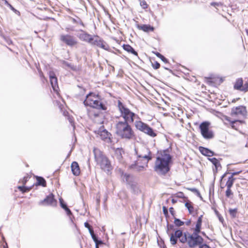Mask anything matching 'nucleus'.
<instances>
[{
  "label": "nucleus",
  "instance_id": "nucleus-47",
  "mask_svg": "<svg viewBox=\"0 0 248 248\" xmlns=\"http://www.w3.org/2000/svg\"><path fill=\"white\" fill-rule=\"evenodd\" d=\"M94 242L95 243V245H99L103 244V242L101 240H99L98 239H96V241H94Z\"/></svg>",
  "mask_w": 248,
  "mask_h": 248
},
{
  "label": "nucleus",
  "instance_id": "nucleus-2",
  "mask_svg": "<svg viewBox=\"0 0 248 248\" xmlns=\"http://www.w3.org/2000/svg\"><path fill=\"white\" fill-rule=\"evenodd\" d=\"M118 108L120 113L121 116L124 119L123 122L132 124L135 122L136 128L147 135L154 138L157 136V134L148 124L143 123L140 120L139 116L132 111L120 100L118 101Z\"/></svg>",
  "mask_w": 248,
  "mask_h": 248
},
{
  "label": "nucleus",
  "instance_id": "nucleus-11",
  "mask_svg": "<svg viewBox=\"0 0 248 248\" xmlns=\"http://www.w3.org/2000/svg\"><path fill=\"white\" fill-rule=\"evenodd\" d=\"M60 41L65 45L74 47L78 44L77 39L73 35L69 34H62L60 36Z\"/></svg>",
  "mask_w": 248,
  "mask_h": 248
},
{
  "label": "nucleus",
  "instance_id": "nucleus-37",
  "mask_svg": "<svg viewBox=\"0 0 248 248\" xmlns=\"http://www.w3.org/2000/svg\"><path fill=\"white\" fill-rule=\"evenodd\" d=\"M152 65L155 69H157L159 68L160 65L159 62L156 61H154L152 62Z\"/></svg>",
  "mask_w": 248,
  "mask_h": 248
},
{
  "label": "nucleus",
  "instance_id": "nucleus-17",
  "mask_svg": "<svg viewBox=\"0 0 248 248\" xmlns=\"http://www.w3.org/2000/svg\"><path fill=\"white\" fill-rule=\"evenodd\" d=\"M50 82L51 86L55 91H57L58 87V80L56 77L55 73L53 72L50 71L49 73Z\"/></svg>",
  "mask_w": 248,
  "mask_h": 248
},
{
  "label": "nucleus",
  "instance_id": "nucleus-26",
  "mask_svg": "<svg viewBox=\"0 0 248 248\" xmlns=\"http://www.w3.org/2000/svg\"><path fill=\"white\" fill-rule=\"evenodd\" d=\"M118 170L121 174V177H123V179L124 181H125L128 184H130L131 182L130 180L131 176L130 174L127 173H124L123 170L121 169H119Z\"/></svg>",
  "mask_w": 248,
  "mask_h": 248
},
{
  "label": "nucleus",
  "instance_id": "nucleus-16",
  "mask_svg": "<svg viewBox=\"0 0 248 248\" xmlns=\"http://www.w3.org/2000/svg\"><path fill=\"white\" fill-rule=\"evenodd\" d=\"M205 82L210 86H215L220 84L222 80L221 78L216 76L205 77Z\"/></svg>",
  "mask_w": 248,
  "mask_h": 248
},
{
  "label": "nucleus",
  "instance_id": "nucleus-48",
  "mask_svg": "<svg viewBox=\"0 0 248 248\" xmlns=\"http://www.w3.org/2000/svg\"><path fill=\"white\" fill-rule=\"evenodd\" d=\"M169 211H170V212L171 213V214L172 216H174V212H175L174 208L173 207H170L169 209Z\"/></svg>",
  "mask_w": 248,
  "mask_h": 248
},
{
  "label": "nucleus",
  "instance_id": "nucleus-25",
  "mask_svg": "<svg viewBox=\"0 0 248 248\" xmlns=\"http://www.w3.org/2000/svg\"><path fill=\"white\" fill-rule=\"evenodd\" d=\"M208 160L214 165L215 169H213L214 170H215L217 171L218 168H221L220 161L218 159L213 157L208 158Z\"/></svg>",
  "mask_w": 248,
  "mask_h": 248
},
{
  "label": "nucleus",
  "instance_id": "nucleus-7",
  "mask_svg": "<svg viewBox=\"0 0 248 248\" xmlns=\"http://www.w3.org/2000/svg\"><path fill=\"white\" fill-rule=\"evenodd\" d=\"M152 159V153L150 151H149L146 155H139L138 158L135 163L129 166V168L135 170L137 171L142 170L145 168L148 167V162Z\"/></svg>",
  "mask_w": 248,
  "mask_h": 248
},
{
  "label": "nucleus",
  "instance_id": "nucleus-19",
  "mask_svg": "<svg viewBox=\"0 0 248 248\" xmlns=\"http://www.w3.org/2000/svg\"><path fill=\"white\" fill-rule=\"evenodd\" d=\"M98 136L106 142L111 141V134L105 129L100 131L98 133Z\"/></svg>",
  "mask_w": 248,
  "mask_h": 248
},
{
  "label": "nucleus",
  "instance_id": "nucleus-8",
  "mask_svg": "<svg viewBox=\"0 0 248 248\" xmlns=\"http://www.w3.org/2000/svg\"><path fill=\"white\" fill-rule=\"evenodd\" d=\"M242 171H236L233 172L232 174L229 173H224L222 175L220 181L221 188H224L226 186L227 187H232L235 180L233 176L238 175Z\"/></svg>",
  "mask_w": 248,
  "mask_h": 248
},
{
  "label": "nucleus",
  "instance_id": "nucleus-53",
  "mask_svg": "<svg viewBox=\"0 0 248 248\" xmlns=\"http://www.w3.org/2000/svg\"><path fill=\"white\" fill-rule=\"evenodd\" d=\"M89 231V232H90V233L91 235H92L93 234H94V231H93V228L92 229H90Z\"/></svg>",
  "mask_w": 248,
  "mask_h": 248
},
{
  "label": "nucleus",
  "instance_id": "nucleus-4",
  "mask_svg": "<svg viewBox=\"0 0 248 248\" xmlns=\"http://www.w3.org/2000/svg\"><path fill=\"white\" fill-rule=\"evenodd\" d=\"M83 104L85 107L99 110L106 111L108 109L107 103L101 101V96L98 93L93 92H90L86 95Z\"/></svg>",
  "mask_w": 248,
  "mask_h": 248
},
{
  "label": "nucleus",
  "instance_id": "nucleus-18",
  "mask_svg": "<svg viewBox=\"0 0 248 248\" xmlns=\"http://www.w3.org/2000/svg\"><path fill=\"white\" fill-rule=\"evenodd\" d=\"M81 32H82L78 35L79 39L82 41L91 44L93 40V38L92 36L84 31H81Z\"/></svg>",
  "mask_w": 248,
  "mask_h": 248
},
{
  "label": "nucleus",
  "instance_id": "nucleus-33",
  "mask_svg": "<svg viewBox=\"0 0 248 248\" xmlns=\"http://www.w3.org/2000/svg\"><path fill=\"white\" fill-rule=\"evenodd\" d=\"M70 19L73 23L80 24L82 26L84 27V24L83 22L80 18H78V20H77L76 19L72 17H71Z\"/></svg>",
  "mask_w": 248,
  "mask_h": 248
},
{
  "label": "nucleus",
  "instance_id": "nucleus-43",
  "mask_svg": "<svg viewBox=\"0 0 248 248\" xmlns=\"http://www.w3.org/2000/svg\"><path fill=\"white\" fill-rule=\"evenodd\" d=\"M65 208L63 209L66 212L67 215L71 216L72 215L71 211L67 207V206H65Z\"/></svg>",
  "mask_w": 248,
  "mask_h": 248
},
{
  "label": "nucleus",
  "instance_id": "nucleus-12",
  "mask_svg": "<svg viewBox=\"0 0 248 248\" xmlns=\"http://www.w3.org/2000/svg\"><path fill=\"white\" fill-rule=\"evenodd\" d=\"M247 114V108L242 105L233 107L231 111V116L237 119L245 117Z\"/></svg>",
  "mask_w": 248,
  "mask_h": 248
},
{
  "label": "nucleus",
  "instance_id": "nucleus-13",
  "mask_svg": "<svg viewBox=\"0 0 248 248\" xmlns=\"http://www.w3.org/2000/svg\"><path fill=\"white\" fill-rule=\"evenodd\" d=\"M233 88L243 92H248V78L243 79L242 78H237L233 85Z\"/></svg>",
  "mask_w": 248,
  "mask_h": 248
},
{
  "label": "nucleus",
  "instance_id": "nucleus-20",
  "mask_svg": "<svg viewBox=\"0 0 248 248\" xmlns=\"http://www.w3.org/2000/svg\"><path fill=\"white\" fill-rule=\"evenodd\" d=\"M185 206L188 209L189 213L193 216L197 215L198 213V209L194 208L193 203L188 200H187V201L185 200Z\"/></svg>",
  "mask_w": 248,
  "mask_h": 248
},
{
  "label": "nucleus",
  "instance_id": "nucleus-30",
  "mask_svg": "<svg viewBox=\"0 0 248 248\" xmlns=\"http://www.w3.org/2000/svg\"><path fill=\"white\" fill-rule=\"evenodd\" d=\"M33 186L29 187L25 186H18L17 188L22 193L28 192L32 188Z\"/></svg>",
  "mask_w": 248,
  "mask_h": 248
},
{
  "label": "nucleus",
  "instance_id": "nucleus-54",
  "mask_svg": "<svg viewBox=\"0 0 248 248\" xmlns=\"http://www.w3.org/2000/svg\"><path fill=\"white\" fill-rule=\"evenodd\" d=\"M7 43L8 45H11V44H12L13 42H12V41L10 39H8L7 41Z\"/></svg>",
  "mask_w": 248,
  "mask_h": 248
},
{
  "label": "nucleus",
  "instance_id": "nucleus-31",
  "mask_svg": "<svg viewBox=\"0 0 248 248\" xmlns=\"http://www.w3.org/2000/svg\"><path fill=\"white\" fill-rule=\"evenodd\" d=\"M173 197L177 198H181L183 199L187 200V198L185 196V194L181 191L177 192L173 195Z\"/></svg>",
  "mask_w": 248,
  "mask_h": 248
},
{
  "label": "nucleus",
  "instance_id": "nucleus-49",
  "mask_svg": "<svg viewBox=\"0 0 248 248\" xmlns=\"http://www.w3.org/2000/svg\"><path fill=\"white\" fill-rule=\"evenodd\" d=\"M200 248H210L209 246L206 244H203L200 246Z\"/></svg>",
  "mask_w": 248,
  "mask_h": 248
},
{
  "label": "nucleus",
  "instance_id": "nucleus-3",
  "mask_svg": "<svg viewBox=\"0 0 248 248\" xmlns=\"http://www.w3.org/2000/svg\"><path fill=\"white\" fill-rule=\"evenodd\" d=\"M171 150V148L170 147L157 151L154 169L158 174L165 175L170 171L172 163Z\"/></svg>",
  "mask_w": 248,
  "mask_h": 248
},
{
  "label": "nucleus",
  "instance_id": "nucleus-14",
  "mask_svg": "<svg viewBox=\"0 0 248 248\" xmlns=\"http://www.w3.org/2000/svg\"><path fill=\"white\" fill-rule=\"evenodd\" d=\"M57 200L54 198L53 193L47 195L43 200L41 201L39 204L41 205H49L55 206L57 205Z\"/></svg>",
  "mask_w": 248,
  "mask_h": 248
},
{
  "label": "nucleus",
  "instance_id": "nucleus-38",
  "mask_svg": "<svg viewBox=\"0 0 248 248\" xmlns=\"http://www.w3.org/2000/svg\"><path fill=\"white\" fill-rule=\"evenodd\" d=\"M155 54L157 57L161 59L163 62H166L167 61V59L159 52H156Z\"/></svg>",
  "mask_w": 248,
  "mask_h": 248
},
{
  "label": "nucleus",
  "instance_id": "nucleus-50",
  "mask_svg": "<svg viewBox=\"0 0 248 248\" xmlns=\"http://www.w3.org/2000/svg\"><path fill=\"white\" fill-rule=\"evenodd\" d=\"M211 5L214 6H218L219 3L217 2H213L211 3Z\"/></svg>",
  "mask_w": 248,
  "mask_h": 248
},
{
  "label": "nucleus",
  "instance_id": "nucleus-32",
  "mask_svg": "<svg viewBox=\"0 0 248 248\" xmlns=\"http://www.w3.org/2000/svg\"><path fill=\"white\" fill-rule=\"evenodd\" d=\"M140 1V4L141 8L144 10H146L149 8V5L145 0H139Z\"/></svg>",
  "mask_w": 248,
  "mask_h": 248
},
{
  "label": "nucleus",
  "instance_id": "nucleus-46",
  "mask_svg": "<svg viewBox=\"0 0 248 248\" xmlns=\"http://www.w3.org/2000/svg\"><path fill=\"white\" fill-rule=\"evenodd\" d=\"M84 226L86 228H88L89 230L92 228V226L87 222L84 223Z\"/></svg>",
  "mask_w": 248,
  "mask_h": 248
},
{
  "label": "nucleus",
  "instance_id": "nucleus-35",
  "mask_svg": "<svg viewBox=\"0 0 248 248\" xmlns=\"http://www.w3.org/2000/svg\"><path fill=\"white\" fill-rule=\"evenodd\" d=\"M174 224L178 227L181 226L184 224V222L179 219H175Z\"/></svg>",
  "mask_w": 248,
  "mask_h": 248
},
{
  "label": "nucleus",
  "instance_id": "nucleus-55",
  "mask_svg": "<svg viewBox=\"0 0 248 248\" xmlns=\"http://www.w3.org/2000/svg\"><path fill=\"white\" fill-rule=\"evenodd\" d=\"M171 202H172V203L173 204H174V203H175L177 202V201H176V200H175V199H172L171 200Z\"/></svg>",
  "mask_w": 248,
  "mask_h": 248
},
{
  "label": "nucleus",
  "instance_id": "nucleus-9",
  "mask_svg": "<svg viewBox=\"0 0 248 248\" xmlns=\"http://www.w3.org/2000/svg\"><path fill=\"white\" fill-rule=\"evenodd\" d=\"M223 121L226 125L235 130H239L242 127V125L245 124L244 121L240 120L237 118L232 119L228 116H223Z\"/></svg>",
  "mask_w": 248,
  "mask_h": 248
},
{
  "label": "nucleus",
  "instance_id": "nucleus-28",
  "mask_svg": "<svg viewBox=\"0 0 248 248\" xmlns=\"http://www.w3.org/2000/svg\"><path fill=\"white\" fill-rule=\"evenodd\" d=\"M88 115L91 118H95L98 116H99L100 113L95 111L93 110H88Z\"/></svg>",
  "mask_w": 248,
  "mask_h": 248
},
{
  "label": "nucleus",
  "instance_id": "nucleus-44",
  "mask_svg": "<svg viewBox=\"0 0 248 248\" xmlns=\"http://www.w3.org/2000/svg\"><path fill=\"white\" fill-rule=\"evenodd\" d=\"M163 214H164L165 217H167L168 216V209H167V208L166 207L163 206Z\"/></svg>",
  "mask_w": 248,
  "mask_h": 248
},
{
  "label": "nucleus",
  "instance_id": "nucleus-42",
  "mask_svg": "<svg viewBox=\"0 0 248 248\" xmlns=\"http://www.w3.org/2000/svg\"><path fill=\"white\" fill-rule=\"evenodd\" d=\"M11 10H12L15 13L19 15H20V12L17 11V10H16L12 5H9V7Z\"/></svg>",
  "mask_w": 248,
  "mask_h": 248
},
{
  "label": "nucleus",
  "instance_id": "nucleus-45",
  "mask_svg": "<svg viewBox=\"0 0 248 248\" xmlns=\"http://www.w3.org/2000/svg\"><path fill=\"white\" fill-rule=\"evenodd\" d=\"M66 31H74L75 30L74 27L72 26H68L65 28Z\"/></svg>",
  "mask_w": 248,
  "mask_h": 248
},
{
  "label": "nucleus",
  "instance_id": "nucleus-56",
  "mask_svg": "<svg viewBox=\"0 0 248 248\" xmlns=\"http://www.w3.org/2000/svg\"><path fill=\"white\" fill-rule=\"evenodd\" d=\"M189 190L191 191H192V192H194L196 189H194V188H187Z\"/></svg>",
  "mask_w": 248,
  "mask_h": 248
},
{
  "label": "nucleus",
  "instance_id": "nucleus-40",
  "mask_svg": "<svg viewBox=\"0 0 248 248\" xmlns=\"http://www.w3.org/2000/svg\"><path fill=\"white\" fill-rule=\"evenodd\" d=\"M28 176H25L19 182L22 183L23 186H25L28 180Z\"/></svg>",
  "mask_w": 248,
  "mask_h": 248
},
{
  "label": "nucleus",
  "instance_id": "nucleus-39",
  "mask_svg": "<svg viewBox=\"0 0 248 248\" xmlns=\"http://www.w3.org/2000/svg\"><path fill=\"white\" fill-rule=\"evenodd\" d=\"M229 213L230 214L232 217H235L236 213H237V210L236 209H231L229 210Z\"/></svg>",
  "mask_w": 248,
  "mask_h": 248
},
{
  "label": "nucleus",
  "instance_id": "nucleus-6",
  "mask_svg": "<svg viewBox=\"0 0 248 248\" xmlns=\"http://www.w3.org/2000/svg\"><path fill=\"white\" fill-rule=\"evenodd\" d=\"M94 157L100 168L107 174H110L113 167L108 158L101 152L95 153Z\"/></svg>",
  "mask_w": 248,
  "mask_h": 248
},
{
  "label": "nucleus",
  "instance_id": "nucleus-21",
  "mask_svg": "<svg viewBox=\"0 0 248 248\" xmlns=\"http://www.w3.org/2000/svg\"><path fill=\"white\" fill-rule=\"evenodd\" d=\"M71 168L72 173L74 175L78 176L80 175V169L77 162H73L71 165Z\"/></svg>",
  "mask_w": 248,
  "mask_h": 248
},
{
  "label": "nucleus",
  "instance_id": "nucleus-36",
  "mask_svg": "<svg viewBox=\"0 0 248 248\" xmlns=\"http://www.w3.org/2000/svg\"><path fill=\"white\" fill-rule=\"evenodd\" d=\"M240 179L248 180V171H245L243 175L240 176Z\"/></svg>",
  "mask_w": 248,
  "mask_h": 248
},
{
  "label": "nucleus",
  "instance_id": "nucleus-58",
  "mask_svg": "<svg viewBox=\"0 0 248 248\" xmlns=\"http://www.w3.org/2000/svg\"><path fill=\"white\" fill-rule=\"evenodd\" d=\"M69 121L71 124L73 122V121L72 119H70Z\"/></svg>",
  "mask_w": 248,
  "mask_h": 248
},
{
  "label": "nucleus",
  "instance_id": "nucleus-59",
  "mask_svg": "<svg viewBox=\"0 0 248 248\" xmlns=\"http://www.w3.org/2000/svg\"><path fill=\"white\" fill-rule=\"evenodd\" d=\"M96 248H99V245H95Z\"/></svg>",
  "mask_w": 248,
  "mask_h": 248
},
{
  "label": "nucleus",
  "instance_id": "nucleus-5",
  "mask_svg": "<svg viewBox=\"0 0 248 248\" xmlns=\"http://www.w3.org/2000/svg\"><path fill=\"white\" fill-rule=\"evenodd\" d=\"M129 124L122 121H118L115 125L116 134L122 139L129 140L134 139L135 132Z\"/></svg>",
  "mask_w": 248,
  "mask_h": 248
},
{
  "label": "nucleus",
  "instance_id": "nucleus-23",
  "mask_svg": "<svg viewBox=\"0 0 248 248\" xmlns=\"http://www.w3.org/2000/svg\"><path fill=\"white\" fill-rule=\"evenodd\" d=\"M199 149L201 153L205 156H212L214 154L213 151L203 147L200 146Z\"/></svg>",
  "mask_w": 248,
  "mask_h": 248
},
{
  "label": "nucleus",
  "instance_id": "nucleus-22",
  "mask_svg": "<svg viewBox=\"0 0 248 248\" xmlns=\"http://www.w3.org/2000/svg\"><path fill=\"white\" fill-rule=\"evenodd\" d=\"M137 28L138 29L142 30L144 32L153 31H154L153 27L147 24L138 25Z\"/></svg>",
  "mask_w": 248,
  "mask_h": 248
},
{
  "label": "nucleus",
  "instance_id": "nucleus-10",
  "mask_svg": "<svg viewBox=\"0 0 248 248\" xmlns=\"http://www.w3.org/2000/svg\"><path fill=\"white\" fill-rule=\"evenodd\" d=\"M210 123L208 121L202 122L200 126L201 134L202 136L206 140L211 139L214 138V132L210 129Z\"/></svg>",
  "mask_w": 248,
  "mask_h": 248
},
{
  "label": "nucleus",
  "instance_id": "nucleus-15",
  "mask_svg": "<svg viewBox=\"0 0 248 248\" xmlns=\"http://www.w3.org/2000/svg\"><path fill=\"white\" fill-rule=\"evenodd\" d=\"M95 39L92 42L91 44L93 45H96L98 47H99L106 50H109L110 47L109 45L105 42L102 39L100 38L98 36H95Z\"/></svg>",
  "mask_w": 248,
  "mask_h": 248
},
{
  "label": "nucleus",
  "instance_id": "nucleus-1",
  "mask_svg": "<svg viewBox=\"0 0 248 248\" xmlns=\"http://www.w3.org/2000/svg\"><path fill=\"white\" fill-rule=\"evenodd\" d=\"M204 213L201 215L197 221L194 223V227L192 228L193 233H183L180 230H174V232L170 234V242L172 245H175L177 242V240L182 243H187L188 247L190 248H193L195 247L202 244L203 243V239L202 236L199 235V233L208 238L204 232H201L202 222L203 220Z\"/></svg>",
  "mask_w": 248,
  "mask_h": 248
},
{
  "label": "nucleus",
  "instance_id": "nucleus-24",
  "mask_svg": "<svg viewBox=\"0 0 248 248\" xmlns=\"http://www.w3.org/2000/svg\"><path fill=\"white\" fill-rule=\"evenodd\" d=\"M122 47L123 49L128 53L132 54L136 56H138L137 52H136L130 45L128 44H124Z\"/></svg>",
  "mask_w": 248,
  "mask_h": 248
},
{
  "label": "nucleus",
  "instance_id": "nucleus-52",
  "mask_svg": "<svg viewBox=\"0 0 248 248\" xmlns=\"http://www.w3.org/2000/svg\"><path fill=\"white\" fill-rule=\"evenodd\" d=\"M4 2L5 5L9 7V5H11V4H10L6 0H2Z\"/></svg>",
  "mask_w": 248,
  "mask_h": 248
},
{
  "label": "nucleus",
  "instance_id": "nucleus-34",
  "mask_svg": "<svg viewBox=\"0 0 248 248\" xmlns=\"http://www.w3.org/2000/svg\"><path fill=\"white\" fill-rule=\"evenodd\" d=\"M231 187H227V190L225 192L226 196L228 198L230 197L233 195V193L231 190Z\"/></svg>",
  "mask_w": 248,
  "mask_h": 248
},
{
  "label": "nucleus",
  "instance_id": "nucleus-51",
  "mask_svg": "<svg viewBox=\"0 0 248 248\" xmlns=\"http://www.w3.org/2000/svg\"><path fill=\"white\" fill-rule=\"evenodd\" d=\"M91 236H92V237L93 239V241H96V239H97V238L96 236V235H95V234H93Z\"/></svg>",
  "mask_w": 248,
  "mask_h": 248
},
{
  "label": "nucleus",
  "instance_id": "nucleus-27",
  "mask_svg": "<svg viewBox=\"0 0 248 248\" xmlns=\"http://www.w3.org/2000/svg\"><path fill=\"white\" fill-rule=\"evenodd\" d=\"M36 178L37 180L36 186H41L43 187L46 186V182L44 178L40 176H36Z\"/></svg>",
  "mask_w": 248,
  "mask_h": 248
},
{
  "label": "nucleus",
  "instance_id": "nucleus-29",
  "mask_svg": "<svg viewBox=\"0 0 248 248\" xmlns=\"http://www.w3.org/2000/svg\"><path fill=\"white\" fill-rule=\"evenodd\" d=\"M124 153V150L122 148H117L115 151V155L119 159L122 158V155Z\"/></svg>",
  "mask_w": 248,
  "mask_h": 248
},
{
  "label": "nucleus",
  "instance_id": "nucleus-41",
  "mask_svg": "<svg viewBox=\"0 0 248 248\" xmlns=\"http://www.w3.org/2000/svg\"><path fill=\"white\" fill-rule=\"evenodd\" d=\"M59 201L60 205L62 208L64 209L65 206H67L66 204L64 203L63 199L62 198L59 199Z\"/></svg>",
  "mask_w": 248,
  "mask_h": 248
},
{
  "label": "nucleus",
  "instance_id": "nucleus-57",
  "mask_svg": "<svg viewBox=\"0 0 248 248\" xmlns=\"http://www.w3.org/2000/svg\"><path fill=\"white\" fill-rule=\"evenodd\" d=\"M3 248H8L7 244L6 243L5 245L3 246Z\"/></svg>",
  "mask_w": 248,
  "mask_h": 248
}]
</instances>
